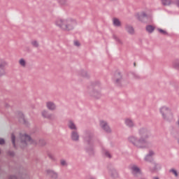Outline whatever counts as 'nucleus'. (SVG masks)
I'll return each mask as SVG.
<instances>
[{"instance_id": "nucleus-39", "label": "nucleus", "mask_w": 179, "mask_h": 179, "mask_svg": "<svg viewBox=\"0 0 179 179\" xmlns=\"http://www.w3.org/2000/svg\"><path fill=\"white\" fill-rule=\"evenodd\" d=\"M0 145H5V140L3 138H0Z\"/></svg>"}, {"instance_id": "nucleus-30", "label": "nucleus", "mask_w": 179, "mask_h": 179, "mask_svg": "<svg viewBox=\"0 0 179 179\" xmlns=\"http://www.w3.org/2000/svg\"><path fill=\"white\" fill-rule=\"evenodd\" d=\"M158 31L161 34H163L164 36H167L169 34V33H167V31H164V29H162L160 28H159Z\"/></svg>"}, {"instance_id": "nucleus-14", "label": "nucleus", "mask_w": 179, "mask_h": 179, "mask_svg": "<svg viewBox=\"0 0 179 179\" xmlns=\"http://www.w3.org/2000/svg\"><path fill=\"white\" fill-rule=\"evenodd\" d=\"M6 66V62L2 61L0 62V77L5 76L6 75V71H5V67Z\"/></svg>"}, {"instance_id": "nucleus-42", "label": "nucleus", "mask_w": 179, "mask_h": 179, "mask_svg": "<svg viewBox=\"0 0 179 179\" xmlns=\"http://www.w3.org/2000/svg\"><path fill=\"white\" fill-rule=\"evenodd\" d=\"M176 3L177 6H178V8H179V0H176Z\"/></svg>"}, {"instance_id": "nucleus-26", "label": "nucleus", "mask_w": 179, "mask_h": 179, "mask_svg": "<svg viewBox=\"0 0 179 179\" xmlns=\"http://www.w3.org/2000/svg\"><path fill=\"white\" fill-rule=\"evenodd\" d=\"M80 73L83 78H89V74H87L86 71L82 70Z\"/></svg>"}, {"instance_id": "nucleus-10", "label": "nucleus", "mask_w": 179, "mask_h": 179, "mask_svg": "<svg viewBox=\"0 0 179 179\" xmlns=\"http://www.w3.org/2000/svg\"><path fill=\"white\" fill-rule=\"evenodd\" d=\"M46 174L52 179H57L58 178V173L55 172L54 170L52 169H47Z\"/></svg>"}, {"instance_id": "nucleus-16", "label": "nucleus", "mask_w": 179, "mask_h": 179, "mask_svg": "<svg viewBox=\"0 0 179 179\" xmlns=\"http://www.w3.org/2000/svg\"><path fill=\"white\" fill-rule=\"evenodd\" d=\"M46 106H47V108L50 111H54L55 110L57 109V106L52 101H48L46 103Z\"/></svg>"}, {"instance_id": "nucleus-40", "label": "nucleus", "mask_w": 179, "mask_h": 179, "mask_svg": "<svg viewBox=\"0 0 179 179\" xmlns=\"http://www.w3.org/2000/svg\"><path fill=\"white\" fill-rule=\"evenodd\" d=\"M8 179H19L17 178V177H16L15 176H10Z\"/></svg>"}, {"instance_id": "nucleus-12", "label": "nucleus", "mask_w": 179, "mask_h": 179, "mask_svg": "<svg viewBox=\"0 0 179 179\" xmlns=\"http://www.w3.org/2000/svg\"><path fill=\"white\" fill-rule=\"evenodd\" d=\"M115 85H117V86H121V82H122V76L121 75V73L116 72L115 73Z\"/></svg>"}, {"instance_id": "nucleus-45", "label": "nucleus", "mask_w": 179, "mask_h": 179, "mask_svg": "<svg viewBox=\"0 0 179 179\" xmlns=\"http://www.w3.org/2000/svg\"><path fill=\"white\" fill-rule=\"evenodd\" d=\"M49 157H50V159H52V156H51V155H49Z\"/></svg>"}, {"instance_id": "nucleus-6", "label": "nucleus", "mask_w": 179, "mask_h": 179, "mask_svg": "<svg viewBox=\"0 0 179 179\" xmlns=\"http://www.w3.org/2000/svg\"><path fill=\"white\" fill-rule=\"evenodd\" d=\"M159 111L164 120H166V121L173 120V113H171V110H170L167 106H162L159 109Z\"/></svg>"}, {"instance_id": "nucleus-23", "label": "nucleus", "mask_w": 179, "mask_h": 179, "mask_svg": "<svg viewBox=\"0 0 179 179\" xmlns=\"http://www.w3.org/2000/svg\"><path fill=\"white\" fill-rule=\"evenodd\" d=\"M161 2L164 6H169V5H171V0H161Z\"/></svg>"}, {"instance_id": "nucleus-22", "label": "nucleus", "mask_w": 179, "mask_h": 179, "mask_svg": "<svg viewBox=\"0 0 179 179\" xmlns=\"http://www.w3.org/2000/svg\"><path fill=\"white\" fill-rule=\"evenodd\" d=\"M113 24L116 27H120V26H121V22L120 21V20H118V18H114L113 19Z\"/></svg>"}, {"instance_id": "nucleus-17", "label": "nucleus", "mask_w": 179, "mask_h": 179, "mask_svg": "<svg viewBox=\"0 0 179 179\" xmlns=\"http://www.w3.org/2000/svg\"><path fill=\"white\" fill-rule=\"evenodd\" d=\"M71 136L72 141H73L74 142H78V141H79V133H78L77 130H73L71 132Z\"/></svg>"}, {"instance_id": "nucleus-27", "label": "nucleus", "mask_w": 179, "mask_h": 179, "mask_svg": "<svg viewBox=\"0 0 179 179\" xmlns=\"http://www.w3.org/2000/svg\"><path fill=\"white\" fill-rule=\"evenodd\" d=\"M103 153L106 157H108V159H111V154H110V152L107 150H103Z\"/></svg>"}, {"instance_id": "nucleus-33", "label": "nucleus", "mask_w": 179, "mask_h": 179, "mask_svg": "<svg viewBox=\"0 0 179 179\" xmlns=\"http://www.w3.org/2000/svg\"><path fill=\"white\" fill-rule=\"evenodd\" d=\"M60 164H61V166H63L64 167L68 166V163H66V161L64 159L60 160Z\"/></svg>"}, {"instance_id": "nucleus-24", "label": "nucleus", "mask_w": 179, "mask_h": 179, "mask_svg": "<svg viewBox=\"0 0 179 179\" xmlns=\"http://www.w3.org/2000/svg\"><path fill=\"white\" fill-rule=\"evenodd\" d=\"M11 141H12V143L13 145V148H15L16 149V136H15L14 134H11Z\"/></svg>"}, {"instance_id": "nucleus-25", "label": "nucleus", "mask_w": 179, "mask_h": 179, "mask_svg": "<svg viewBox=\"0 0 179 179\" xmlns=\"http://www.w3.org/2000/svg\"><path fill=\"white\" fill-rule=\"evenodd\" d=\"M110 174L114 178L118 177V173H117V171L115 169H113L110 171Z\"/></svg>"}, {"instance_id": "nucleus-2", "label": "nucleus", "mask_w": 179, "mask_h": 179, "mask_svg": "<svg viewBox=\"0 0 179 179\" xmlns=\"http://www.w3.org/2000/svg\"><path fill=\"white\" fill-rule=\"evenodd\" d=\"M56 24L62 29V30H64V31H71V30H73L78 22H76V20L73 19H59L56 21Z\"/></svg>"}, {"instance_id": "nucleus-28", "label": "nucleus", "mask_w": 179, "mask_h": 179, "mask_svg": "<svg viewBox=\"0 0 179 179\" xmlns=\"http://www.w3.org/2000/svg\"><path fill=\"white\" fill-rule=\"evenodd\" d=\"M173 65L174 68H176V69H179V59L173 62Z\"/></svg>"}, {"instance_id": "nucleus-36", "label": "nucleus", "mask_w": 179, "mask_h": 179, "mask_svg": "<svg viewBox=\"0 0 179 179\" xmlns=\"http://www.w3.org/2000/svg\"><path fill=\"white\" fill-rule=\"evenodd\" d=\"M170 172L173 173L176 177H178V173H177V171H176L175 169H171Z\"/></svg>"}, {"instance_id": "nucleus-32", "label": "nucleus", "mask_w": 179, "mask_h": 179, "mask_svg": "<svg viewBox=\"0 0 179 179\" xmlns=\"http://www.w3.org/2000/svg\"><path fill=\"white\" fill-rule=\"evenodd\" d=\"M59 3L61 5H67L68 4V0H58Z\"/></svg>"}, {"instance_id": "nucleus-13", "label": "nucleus", "mask_w": 179, "mask_h": 179, "mask_svg": "<svg viewBox=\"0 0 179 179\" xmlns=\"http://www.w3.org/2000/svg\"><path fill=\"white\" fill-rule=\"evenodd\" d=\"M41 114L43 118H47V120H50L51 121H52L55 118V116H54V115L48 113V111L47 110H43Z\"/></svg>"}, {"instance_id": "nucleus-1", "label": "nucleus", "mask_w": 179, "mask_h": 179, "mask_svg": "<svg viewBox=\"0 0 179 179\" xmlns=\"http://www.w3.org/2000/svg\"><path fill=\"white\" fill-rule=\"evenodd\" d=\"M139 138L135 136H130L128 141L131 145L138 149H146L148 148V138H150V131L146 128L138 129Z\"/></svg>"}, {"instance_id": "nucleus-44", "label": "nucleus", "mask_w": 179, "mask_h": 179, "mask_svg": "<svg viewBox=\"0 0 179 179\" xmlns=\"http://www.w3.org/2000/svg\"><path fill=\"white\" fill-rule=\"evenodd\" d=\"M152 179H159V177H153Z\"/></svg>"}, {"instance_id": "nucleus-46", "label": "nucleus", "mask_w": 179, "mask_h": 179, "mask_svg": "<svg viewBox=\"0 0 179 179\" xmlns=\"http://www.w3.org/2000/svg\"><path fill=\"white\" fill-rule=\"evenodd\" d=\"M134 66H136V63H134Z\"/></svg>"}, {"instance_id": "nucleus-18", "label": "nucleus", "mask_w": 179, "mask_h": 179, "mask_svg": "<svg viewBox=\"0 0 179 179\" xmlns=\"http://www.w3.org/2000/svg\"><path fill=\"white\" fill-rule=\"evenodd\" d=\"M125 30L129 33V34H135V29H134V27L127 24L125 26Z\"/></svg>"}, {"instance_id": "nucleus-21", "label": "nucleus", "mask_w": 179, "mask_h": 179, "mask_svg": "<svg viewBox=\"0 0 179 179\" xmlns=\"http://www.w3.org/2000/svg\"><path fill=\"white\" fill-rule=\"evenodd\" d=\"M68 127L70 129H73L74 131H77L78 129V127H76V125L75 124V123H73V122H72V120H70L69 122Z\"/></svg>"}, {"instance_id": "nucleus-31", "label": "nucleus", "mask_w": 179, "mask_h": 179, "mask_svg": "<svg viewBox=\"0 0 179 179\" xmlns=\"http://www.w3.org/2000/svg\"><path fill=\"white\" fill-rule=\"evenodd\" d=\"M31 45H33V47H35L36 48H38V42H37V41H32L31 42Z\"/></svg>"}, {"instance_id": "nucleus-8", "label": "nucleus", "mask_w": 179, "mask_h": 179, "mask_svg": "<svg viewBox=\"0 0 179 179\" xmlns=\"http://www.w3.org/2000/svg\"><path fill=\"white\" fill-rule=\"evenodd\" d=\"M99 125L101 128L105 131L107 134H111V128H110V126L108 125V123L104 120H100Z\"/></svg>"}, {"instance_id": "nucleus-38", "label": "nucleus", "mask_w": 179, "mask_h": 179, "mask_svg": "<svg viewBox=\"0 0 179 179\" xmlns=\"http://www.w3.org/2000/svg\"><path fill=\"white\" fill-rule=\"evenodd\" d=\"M74 45H76V47H80V43L78 41H74Z\"/></svg>"}, {"instance_id": "nucleus-35", "label": "nucleus", "mask_w": 179, "mask_h": 179, "mask_svg": "<svg viewBox=\"0 0 179 179\" xmlns=\"http://www.w3.org/2000/svg\"><path fill=\"white\" fill-rule=\"evenodd\" d=\"M21 178H22V179H30V177L26 173H23L21 176Z\"/></svg>"}, {"instance_id": "nucleus-3", "label": "nucleus", "mask_w": 179, "mask_h": 179, "mask_svg": "<svg viewBox=\"0 0 179 179\" xmlns=\"http://www.w3.org/2000/svg\"><path fill=\"white\" fill-rule=\"evenodd\" d=\"M153 156H155V152H153V150H150L149 153L144 158V160L145 162L150 163V171L151 173H157V171L162 169V166L160 164L155 162Z\"/></svg>"}, {"instance_id": "nucleus-15", "label": "nucleus", "mask_w": 179, "mask_h": 179, "mask_svg": "<svg viewBox=\"0 0 179 179\" xmlns=\"http://www.w3.org/2000/svg\"><path fill=\"white\" fill-rule=\"evenodd\" d=\"M17 117L20 122L24 124V125H27V121H26V119H24V115H23L22 112L17 113Z\"/></svg>"}, {"instance_id": "nucleus-29", "label": "nucleus", "mask_w": 179, "mask_h": 179, "mask_svg": "<svg viewBox=\"0 0 179 179\" xmlns=\"http://www.w3.org/2000/svg\"><path fill=\"white\" fill-rule=\"evenodd\" d=\"M19 64L20 65H21V66H23L24 68V66H26V61L24 59H20L19 61Z\"/></svg>"}, {"instance_id": "nucleus-43", "label": "nucleus", "mask_w": 179, "mask_h": 179, "mask_svg": "<svg viewBox=\"0 0 179 179\" xmlns=\"http://www.w3.org/2000/svg\"><path fill=\"white\" fill-rule=\"evenodd\" d=\"M87 179H95V178L92 177V176H90V177L87 178Z\"/></svg>"}, {"instance_id": "nucleus-41", "label": "nucleus", "mask_w": 179, "mask_h": 179, "mask_svg": "<svg viewBox=\"0 0 179 179\" xmlns=\"http://www.w3.org/2000/svg\"><path fill=\"white\" fill-rule=\"evenodd\" d=\"M40 143H41L43 145H45V141L44 140H41Z\"/></svg>"}, {"instance_id": "nucleus-9", "label": "nucleus", "mask_w": 179, "mask_h": 179, "mask_svg": "<svg viewBox=\"0 0 179 179\" xmlns=\"http://www.w3.org/2000/svg\"><path fill=\"white\" fill-rule=\"evenodd\" d=\"M136 18L138 19V20H139L140 22H146V20L149 19V17H150V16L146 15V13L143 12L141 14H136Z\"/></svg>"}, {"instance_id": "nucleus-37", "label": "nucleus", "mask_w": 179, "mask_h": 179, "mask_svg": "<svg viewBox=\"0 0 179 179\" xmlns=\"http://www.w3.org/2000/svg\"><path fill=\"white\" fill-rule=\"evenodd\" d=\"M8 156H11V157H13V156H15V152H13V151H8Z\"/></svg>"}, {"instance_id": "nucleus-5", "label": "nucleus", "mask_w": 179, "mask_h": 179, "mask_svg": "<svg viewBox=\"0 0 179 179\" xmlns=\"http://www.w3.org/2000/svg\"><path fill=\"white\" fill-rule=\"evenodd\" d=\"M99 89H100V83L97 82L92 84L90 86L89 91L90 96L94 99H100V97H101V93H100Z\"/></svg>"}, {"instance_id": "nucleus-19", "label": "nucleus", "mask_w": 179, "mask_h": 179, "mask_svg": "<svg viewBox=\"0 0 179 179\" xmlns=\"http://www.w3.org/2000/svg\"><path fill=\"white\" fill-rule=\"evenodd\" d=\"M125 124L129 128H134V127H135V123H134V121L129 118L125 120Z\"/></svg>"}, {"instance_id": "nucleus-7", "label": "nucleus", "mask_w": 179, "mask_h": 179, "mask_svg": "<svg viewBox=\"0 0 179 179\" xmlns=\"http://www.w3.org/2000/svg\"><path fill=\"white\" fill-rule=\"evenodd\" d=\"M20 139H21V148H24L27 146V142L29 143H33V140L31 137L27 134H20Z\"/></svg>"}, {"instance_id": "nucleus-34", "label": "nucleus", "mask_w": 179, "mask_h": 179, "mask_svg": "<svg viewBox=\"0 0 179 179\" xmlns=\"http://www.w3.org/2000/svg\"><path fill=\"white\" fill-rule=\"evenodd\" d=\"M113 38L117 41L119 44H122V41L118 38L116 36H113Z\"/></svg>"}, {"instance_id": "nucleus-11", "label": "nucleus", "mask_w": 179, "mask_h": 179, "mask_svg": "<svg viewBox=\"0 0 179 179\" xmlns=\"http://www.w3.org/2000/svg\"><path fill=\"white\" fill-rule=\"evenodd\" d=\"M131 173L134 177H138V174H142V171H141V169L138 167L136 165H133L131 167Z\"/></svg>"}, {"instance_id": "nucleus-4", "label": "nucleus", "mask_w": 179, "mask_h": 179, "mask_svg": "<svg viewBox=\"0 0 179 179\" xmlns=\"http://www.w3.org/2000/svg\"><path fill=\"white\" fill-rule=\"evenodd\" d=\"M94 134L92 131H86V136L85 137V141L87 144L86 151L89 155H92L94 154V150H93V138Z\"/></svg>"}, {"instance_id": "nucleus-20", "label": "nucleus", "mask_w": 179, "mask_h": 179, "mask_svg": "<svg viewBox=\"0 0 179 179\" xmlns=\"http://www.w3.org/2000/svg\"><path fill=\"white\" fill-rule=\"evenodd\" d=\"M155 29L156 27H155V26L153 25H147L145 27L146 31H148V33H149L150 34H152V33L155 31Z\"/></svg>"}, {"instance_id": "nucleus-47", "label": "nucleus", "mask_w": 179, "mask_h": 179, "mask_svg": "<svg viewBox=\"0 0 179 179\" xmlns=\"http://www.w3.org/2000/svg\"><path fill=\"white\" fill-rule=\"evenodd\" d=\"M0 153H1V151H0Z\"/></svg>"}]
</instances>
